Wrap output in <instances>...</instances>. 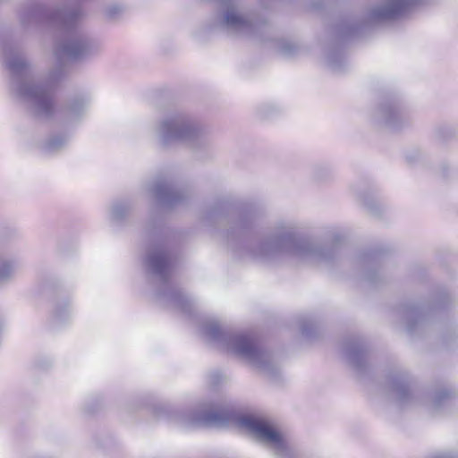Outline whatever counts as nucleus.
Wrapping results in <instances>:
<instances>
[{"label": "nucleus", "mask_w": 458, "mask_h": 458, "mask_svg": "<svg viewBox=\"0 0 458 458\" xmlns=\"http://www.w3.org/2000/svg\"><path fill=\"white\" fill-rule=\"evenodd\" d=\"M69 5L62 9H51L39 2L21 4L17 12L20 28L26 34L38 31L46 26L59 27L68 23Z\"/></svg>", "instance_id": "nucleus-9"}, {"label": "nucleus", "mask_w": 458, "mask_h": 458, "mask_svg": "<svg viewBox=\"0 0 458 458\" xmlns=\"http://www.w3.org/2000/svg\"><path fill=\"white\" fill-rule=\"evenodd\" d=\"M201 333L214 347L240 357L265 376L276 377L278 375V364L254 334L233 332L216 319L205 320L201 325Z\"/></svg>", "instance_id": "nucleus-3"}, {"label": "nucleus", "mask_w": 458, "mask_h": 458, "mask_svg": "<svg viewBox=\"0 0 458 458\" xmlns=\"http://www.w3.org/2000/svg\"><path fill=\"white\" fill-rule=\"evenodd\" d=\"M405 319L407 321V330L413 333L417 326L423 324L425 319V311L420 307H409L405 310Z\"/></svg>", "instance_id": "nucleus-18"}, {"label": "nucleus", "mask_w": 458, "mask_h": 458, "mask_svg": "<svg viewBox=\"0 0 458 458\" xmlns=\"http://www.w3.org/2000/svg\"><path fill=\"white\" fill-rule=\"evenodd\" d=\"M218 377V375H217V374H214V375L212 376V377Z\"/></svg>", "instance_id": "nucleus-28"}, {"label": "nucleus", "mask_w": 458, "mask_h": 458, "mask_svg": "<svg viewBox=\"0 0 458 458\" xmlns=\"http://www.w3.org/2000/svg\"><path fill=\"white\" fill-rule=\"evenodd\" d=\"M455 393L451 390H442L438 392L432 402L434 409H438L446 400L451 399Z\"/></svg>", "instance_id": "nucleus-22"}, {"label": "nucleus", "mask_w": 458, "mask_h": 458, "mask_svg": "<svg viewBox=\"0 0 458 458\" xmlns=\"http://www.w3.org/2000/svg\"><path fill=\"white\" fill-rule=\"evenodd\" d=\"M424 0H384L368 13L362 23L344 21L336 28V33L341 38H351L360 33L363 29L383 21L394 20L405 14L410 9L423 3Z\"/></svg>", "instance_id": "nucleus-8"}, {"label": "nucleus", "mask_w": 458, "mask_h": 458, "mask_svg": "<svg viewBox=\"0 0 458 458\" xmlns=\"http://www.w3.org/2000/svg\"><path fill=\"white\" fill-rule=\"evenodd\" d=\"M4 63L12 74L11 90L19 98L28 102L34 115L40 119L53 115L55 104L54 92L65 77V71L60 62L49 70L40 81L27 77L29 63L19 55L4 50Z\"/></svg>", "instance_id": "nucleus-2"}, {"label": "nucleus", "mask_w": 458, "mask_h": 458, "mask_svg": "<svg viewBox=\"0 0 458 458\" xmlns=\"http://www.w3.org/2000/svg\"><path fill=\"white\" fill-rule=\"evenodd\" d=\"M216 10L213 17L214 25L229 33L250 34L254 30L251 17L245 13L235 0H214Z\"/></svg>", "instance_id": "nucleus-10"}, {"label": "nucleus", "mask_w": 458, "mask_h": 458, "mask_svg": "<svg viewBox=\"0 0 458 458\" xmlns=\"http://www.w3.org/2000/svg\"><path fill=\"white\" fill-rule=\"evenodd\" d=\"M310 327H311V325L308 322H303L301 324V331L303 335H305L307 337H310L311 335V330L310 329Z\"/></svg>", "instance_id": "nucleus-26"}, {"label": "nucleus", "mask_w": 458, "mask_h": 458, "mask_svg": "<svg viewBox=\"0 0 458 458\" xmlns=\"http://www.w3.org/2000/svg\"><path fill=\"white\" fill-rule=\"evenodd\" d=\"M123 12V8L122 5L120 4H110L108 6H106V10H105V13L106 15L109 18V19H115L116 17H118Z\"/></svg>", "instance_id": "nucleus-23"}, {"label": "nucleus", "mask_w": 458, "mask_h": 458, "mask_svg": "<svg viewBox=\"0 0 458 458\" xmlns=\"http://www.w3.org/2000/svg\"><path fill=\"white\" fill-rule=\"evenodd\" d=\"M90 98L87 93H81L71 97L64 110L63 115L70 122H74L82 117L88 110Z\"/></svg>", "instance_id": "nucleus-14"}, {"label": "nucleus", "mask_w": 458, "mask_h": 458, "mask_svg": "<svg viewBox=\"0 0 458 458\" xmlns=\"http://www.w3.org/2000/svg\"><path fill=\"white\" fill-rule=\"evenodd\" d=\"M68 312V304L64 305L58 304L55 308V315L57 319H62Z\"/></svg>", "instance_id": "nucleus-25"}, {"label": "nucleus", "mask_w": 458, "mask_h": 458, "mask_svg": "<svg viewBox=\"0 0 458 458\" xmlns=\"http://www.w3.org/2000/svg\"><path fill=\"white\" fill-rule=\"evenodd\" d=\"M67 135H55L45 144V149L47 152H55L62 149L68 142Z\"/></svg>", "instance_id": "nucleus-21"}, {"label": "nucleus", "mask_w": 458, "mask_h": 458, "mask_svg": "<svg viewBox=\"0 0 458 458\" xmlns=\"http://www.w3.org/2000/svg\"><path fill=\"white\" fill-rule=\"evenodd\" d=\"M356 263L366 281L372 284L377 282L379 263L376 255L371 253L362 254L357 259Z\"/></svg>", "instance_id": "nucleus-15"}, {"label": "nucleus", "mask_w": 458, "mask_h": 458, "mask_svg": "<svg viewBox=\"0 0 458 458\" xmlns=\"http://www.w3.org/2000/svg\"><path fill=\"white\" fill-rule=\"evenodd\" d=\"M344 355L348 361L357 370L361 371L366 364V353L364 348L358 344H349L344 348Z\"/></svg>", "instance_id": "nucleus-16"}, {"label": "nucleus", "mask_w": 458, "mask_h": 458, "mask_svg": "<svg viewBox=\"0 0 458 458\" xmlns=\"http://www.w3.org/2000/svg\"><path fill=\"white\" fill-rule=\"evenodd\" d=\"M385 387L389 398L400 407L407 406L413 400L409 377L403 370L390 374Z\"/></svg>", "instance_id": "nucleus-11"}, {"label": "nucleus", "mask_w": 458, "mask_h": 458, "mask_svg": "<svg viewBox=\"0 0 458 458\" xmlns=\"http://www.w3.org/2000/svg\"><path fill=\"white\" fill-rule=\"evenodd\" d=\"M153 133L159 147L165 149L182 143L198 152L208 145L205 126L184 112L162 117L153 126Z\"/></svg>", "instance_id": "nucleus-5"}, {"label": "nucleus", "mask_w": 458, "mask_h": 458, "mask_svg": "<svg viewBox=\"0 0 458 458\" xmlns=\"http://www.w3.org/2000/svg\"><path fill=\"white\" fill-rule=\"evenodd\" d=\"M327 66L334 72H340L344 64V58L342 52L338 50L328 51L326 54Z\"/></svg>", "instance_id": "nucleus-20"}, {"label": "nucleus", "mask_w": 458, "mask_h": 458, "mask_svg": "<svg viewBox=\"0 0 458 458\" xmlns=\"http://www.w3.org/2000/svg\"><path fill=\"white\" fill-rule=\"evenodd\" d=\"M20 267V263L13 257L0 256V281L4 282L12 278Z\"/></svg>", "instance_id": "nucleus-17"}, {"label": "nucleus", "mask_w": 458, "mask_h": 458, "mask_svg": "<svg viewBox=\"0 0 458 458\" xmlns=\"http://www.w3.org/2000/svg\"><path fill=\"white\" fill-rule=\"evenodd\" d=\"M131 206L126 201L114 202L110 208V217L114 222H121L127 217Z\"/></svg>", "instance_id": "nucleus-19"}, {"label": "nucleus", "mask_w": 458, "mask_h": 458, "mask_svg": "<svg viewBox=\"0 0 458 458\" xmlns=\"http://www.w3.org/2000/svg\"><path fill=\"white\" fill-rule=\"evenodd\" d=\"M66 15L68 23L59 25L58 28L65 30L67 32L55 47V57L59 61L68 59L83 62L97 55L101 50L99 42L75 26L83 15L81 7L77 4L69 5Z\"/></svg>", "instance_id": "nucleus-6"}, {"label": "nucleus", "mask_w": 458, "mask_h": 458, "mask_svg": "<svg viewBox=\"0 0 458 458\" xmlns=\"http://www.w3.org/2000/svg\"><path fill=\"white\" fill-rule=\"evenodd\" d=\"M146 265L149 272L160 281L164 288L157 293L158 300L165 305L187 312L191 306V301L181 291L174 289L169 283L172 256L163 242L154 243L148 248Z\"/></svg>", "instance_id": "nucleus-7"}, {"label": "nucleus", "mask_w": 458, "mask_h": 458, "mask_svg": "<svg viewBox=\"0 0 458 458\" xmlns=\"http://www.w3.org/2000/svg\"><path fill=\"white\" fill-rule=\"evenodd\" d=\"M223 209H224V204H221L220 206H218L217 208H216L212 210L211 216H213V215L220 216L221 213L223 212Z\"/></svg>", "instance_id": "nucleus-27"}, {"label": "nucleus", "mask_w": 458, "mask_h": 458, "mask_svg": "<svg viewBox=\"0 0 458 458\" xmlns=\"http://www.w3.org/2000/svg\"><path fill=\"white\" fill-rule=\"evenodd\" d=\"M279 51L285 55H292L297 51V46L289 41H284L279 45Z\"/></svg>", "instance_id": "nucleus-24"}, {"label": "nucleus", "mask_w": 458, "mask_h": 458, "mask_svg": "<svg viewBox=\"0 0 458 458\" xmlns=\"http://www.w3.org/2000/svg\"><path fill=\"white\" fill-rule=\"evenodd\" d=\"M250 217L241 216L232 232H228V247L240 259L248 258L265 264H330L338 252L337 245L343 237L333 234V244L319 246L310 238L296 232L293 222H278L267 235L255 242L234 239V234L250 225Z\"/></svg>", "instance_id": "nucleus-1"}, {"label": "nucleus", "mask_w": 458, "mask_h": 458, "mask_svg": "<svg viewBox=\"0 0 458 458\" xmlns=\"http://www.w3.org/2000/svg\"><path fill=\"white\" fill-rule=\"evenodd\" d=\"M185 426L225 427L230 424L247 429L261 444L276 455H286L288 447L283 435L266 420L253 416H240L229 405H223L206 412H195L182 419Z\"/></svg>", "instance_id": "nucleus-4"}, {"label": "nucleus", "mask_w": 458, "mask_h": 458, "mask_svg": "<svg viewBox=\"0 0 458 458\" xmlns=\"http://www.w3.org/2000/svg\"><path fill=\"white\" fill-rule=\"evenodd\" d=\"M150 191L157 204L165 208L182 203L186 198L184 192L168 180L156 181Z\"/></svg>", "instance_id": "nucleus-12"}, {"label": "nucleus", "mask_w": 458, "mask_h": 458, "mask_svg": "<svg viewBox=\"0 0 458 458\" xmlns=\"http://www.w3.org/2000/svg\"><path fill=\"white\" fill-rule=\"evenodd\" d=\"M377 120L392 131H398L410 123L408 113L396 102L381 106L377 112Z\"/></svg>", "instance_id": "nucleus-13"}]
</instances>
